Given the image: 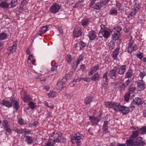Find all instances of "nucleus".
<instances>
[{"instance_id":"obj_1","label":"nucleus","mask_w":146,"mask_h":146,"mask_svg":"<svg viewBox=\"0 0 146 146\" xmlns=\"http://www.w3.org/2000/svg\"><path fill=\"white\" fill-rule=\"evenodd\" d=\"M62 133L59 132L54 131L52 133V137L54 139L53 141L54 143L55 142L65 143L66 141V139L64 137L62 136Z\"/></svg>"},{"instance_id":"obj_2","label":"nucleus","mask_w":146,"mask_h":146,"mask_svg":"<svg viewBox=\"0 0 146 146\" xmlns=\"http://www.w3.org/2000/svg\"><path fill=\"white\" fill-rule=\"evenodd\" d=\"M106 106L110 108L117 111L119 109L120 104L113 102H105Z\"/></svg>"},{"instance_id":"obj_3","label":"nucleus","mask_w":146,"mask_h":146,"mask_svg":"<svg viewBox=\"0 0 146 146\" xmlns=\"http://www.w3.org/2000/svg\"><path fill=\"white\" fill-rule=\"evenodd\" d=\"M60 7H61L59 4L54 3L50 8V12L53 13H56L59 11Z\"/></svg>"},{"instance_id":"obj_4","label":"nucleus","mask_w":146,"mask_h":146,"mask_svg":"<svg viewBox=\"0 0 146 146\" xmlns=\"http://www.w3.org/2000/svg\"><path fill=\"white\" fill-rule=\"evenodd\" d=\"M2 123V125L6 131L8 133H11L12 130L10 128V125L8 123V121L4 119L3 120Z\"/></svg>"},{"instance_id":"obj_5","label":"nucleus","mask_w":146,"mask_h":146,"mask_svg":"<svg viewBox=\"0 0 146 146\" xmlns=\"http://www.w3.org/2000/svg\"><path fill=\"white\" fill-rule=\"evenodd\" d=\"M117 71V69L113 68V69L110 70V72L109 76L110 78L115 81H116L117 79L116 74V72Z\"/></svg>"},{"instance_id":"obj_6","label":"nucleus","mask_w":146,"mask_h":146,"mask_svg":"<svg viewBox=\"0 0 146 146\" xmlns=\"http://www.w3.org/2000/svg\"><path fill=\"white\" fill-rule=\"evenodd\" d=\"M66 81V78H63L57 83V86L58 87L57 88L58 89H61L63 88L64 87V85L65 84V82Z\"/></svg>"},{"instance_id":"obj_7","label":"nucleus","mask_w":146,"mask_h":146,"mask_svg":"<svg viewBox=\"0 0 146 146\" xmlns=\"http://www.w3.org/2000/svg\"><path fill=\"white\" fill-rule=\"evenodd\" d=\"M117 111H121L123 114H125L129 112V110L128 108L120 105Z\"/></svg>"},{"instance_id":"obj_8","label":"nucleus","mask_w":146,"mask_h":146,"mask_svg":"<svg viewBox=\"0 0 146 146\" xmlns=\"http://www.w3.org/2000/svg\"><path fill=\"white\" fill-rule=\"evenodd\" d=\"M141 104V99L137 97L133 99V102L131 104V108H134L135 106L133 105L134 104L139 105Z\"/></svg>"},{"instance_id":"obj_9","label":"nucleus","mask_w":146,"mask_h":146,"mask_svg":"<svg viewBox=\"0 0 146 146\" xmlns=\"http://www.w3.org/2000/svg\"><path fill=\"white\" fill-rule=\"evenodd\" d=\"M133 41L131 40L129 43V46L128 48V52L131 53L132 52L137 49L135 45L133 46Z\"/></svg>"},{"instance_id":"obj_10","label":"nucleus","mask_w":146,"mask_h":146,"mask_svg":"<svg viewBox=\"0 0 146 146\" xmlns=\"http://www.w3.org/2000/svg\"><path fill=\"white\" fill-rule=\"evenodd\" d=\"M119 66L114 67V68L118 70V73L122 75L124 74L125 71L126 66L125 65H122L120 68Z\"/></svg>"},{"instance_id":"obj_11","label":"nucleus","mask_w":146,"mask_h":146,"mask_svg":"<svg viewBox=\"0 0 146 146\" xmlns=\"http://www.w3.org/2000/svg\"><path fill=\"white\" fill-rule=\"evenodd\" d=\"M84 137L82 135L79 133H77L75 134L73 136H72L71 139H72L78 141L82 139Z\"/></svg>"},{"instance_id":"obj_12","label":"nucleus","mask_w":146,"mask_h":146,"mask_svg":"<svg viewBox=\"0 0 146 146\" xmlns=\"http://www.w3.org/2000/svg\"><path fill=\"white\" fill-rule=\"evenodd\" d=\"M82 34V32L80 29H74L73 32V35L74 36L78 37L80 36Z\"/></svg>"},{"instance_id":"obj_13","label":"nucleus","mask_w":146,"mask_h":146,"mask_svg":"<svg viewBox=\"0 0 146 146\" xmlns=\"http://www.w3.org/2000/svg\"><path fill=\"white\" fill-rule=\"evenodd\" d=\"M89 119L90 121L93 124H97L100 121L98 118L95 117L93 116H90L89 117Z\"/></svg>"},{"instance_id":"obj_14","label":"nucleus","mask_w":146,"mask_h":146,"mask_svg":"<svg viewBox=\"0 0 146 146\" xmlns=\"http://www.w3.org/2000/svg\"><path fill=\"white\" fill-rule=\"evenodd\" d=\"M119 48H116L113 52L112 57L115 59L116 60L117 58V55L119 53Z\"/></svg>"},{"instance_id":"obj_15","label":"nucleus","mask_w":146,"mask_h":146,"mask_svg":"<svg viewBox=\"0 0 146 146\" xmlns=\"http://www.w3.org/2000/svg\"><path fill=\"white\" fill-rule=\"evenodd\" d=\"M88 36L90 39L93 40L96 37V33L94 31H90L88 33Z\"/></svg>"},{"instance_id":"obj_16","label":"nucleus","mask_w":146,"mask_h":146,"mask_svg":"<svg viewBox=\"0 0 146 146\" xmlns=\"http://www.w3.org/2000/svg\"><path fill=\"white\" fill-rule=\"evenodd\" d=\"M102 1V3L100 2H97L95 3L94 4V5L93 7V8L94 9L99 10L102 7V6L103 5H104L103 4V1Z\"/></svg>"},{"instance_id":"obj_17","label":"nucleus","mask_w":146,"mask_h":146,"mask_svg":"<svg viewBox=\"0 0 146 146\" xmlns=\"http://www.w3.org/2000/svg\"><path fill=\"white\" fill-rule=\"evenodd\" d=\"M137 85L140 90H143L145 87V83L142 80L141 81H140V82H139L138 83Z\"/></svg>"},{"instance_id":"obj_18","label":"nucleus","mask_w":146,"mask_h":146,"mask_svg":"<svg viewBox=\"0 0 146 146\" xmlns=\"http://www.w3.org/2000/svg\"><path fill=\"white\" fill-rule=\"evenodd\" d=\"M99 66L98 65L95 66L91 70V71L89 73V75H92L98 69Z\"/></svg>"},{"instance_id":"obj_19","label":"nucleus","mask_w":146,"mask_h":146,"mask_svg":"<svg viewBox=\"0 0 146 146\" xmlns=\"http://www.w3.org/2000/svg\"><path fill=\"white\" fill-rule=\"evenodd\" d=\"M126 143L127 146H135V141L132 139H129L127 140Z\"/></svg>"},{"instance_id":"obj_20","label":"nucleus","mask_w":146,"mask_h":146,"mask_svg":"<svg viewBox=\"0 0 146 146\" xmlns=\"http://www.w3.org/2000/svg\"><path fill=\"white\" fill-rule=\"evenodd\" d=\"M2 104L8 108L12 106V103L8 101L3 100V101Z\"/></svg>"},{"instance_id":"obj_21","label":"nucleus","mask_w":146,"mask_h":146,"mask_svg":"<svg viewBox=\"0 0 146 146\" xmlns=\"http://www.w3.org/2000/svg\"><path fill=\"white\" fill-rule=\"evenodd\" d=\"M16 49V45L13 44L12 46L8 48V50L10 51V53H12L15 51Z\"/></svg>"},{"instance_id":"obj_22","label":"nucleus","mask_w":146,"mask_h":146,"mask_svg":"<svg viewBox=\"0 0 146 146\" xmlns=\"http://www.w3.org/2000/svg\"><path fill=\"white\" fill-rule=\"evenodd\" d=\"M121 30V27H117L114 28L112 32L113 33H117L118 34H120L119 32Z\"/></svg>"},{"instance_id":"obj_23","label":"nucleus","mask_w":146,"mask_h":146,"mask_svg":"<svg viewBox=\"0 0 146 146\" xmlns=\"http://www.w3.org/2000/svg\"><path fill=\"white\" fill-rule=\"evenodd\" d=\"M102 35L105 38H109L110 34L109 31L105 30L102 31Z\"/></svg>"},{"instance_id":"obj_24","label":"nucleus","mask_w":146,"mask_h":146,"mask_svg":"<svg viewBox=\"0 0 146 146\" xmlns=\"http://www.w3.org/2000/svg\"><path fill=\"white\" fill-rule=\"evenodd\" d=\"M77 45L80 47V49L83 50L86 47V44L82 41H80L77 44Z\"/></svg>"},{"instance_id":"obj_25","label":"nucleus","mask_w":146,"mask_h":146,"mask_svg":"<svg viewBox=\"0 0 146 146\" xmlns=\"http://www.w3.org/2000/svg\"><path fill=\"white\" fill-rule=\"evenodd\" d=\"M25 137H26V141L28 144H30L33 143V140L32 137L29 136H25Z\"/></svg>"},{"instance_id":"obj_26","label":"nucleus","mask_w":146,"mask_h":146,"mask_svg":"<svg viewBox=\"0 0 146 146\" xmlns=\"http://www.w3.org/2000/svg\"><path fill=\"white\" fill-rule=\"evenodd\" d=\"M108 121H105L104 122L103 127V129L104 131H106V132L107 133L108 132V131H106L108 129Z\"/></svg>"},{"instance_id":"obj_27","label":"nucleus","mask_w":146,"mask_h":146,"mask_svg":"<svg viewBox=\"0 0 146 146\" xmlns=\"http://www.w3.org/2000/svg\"><path fill=\"white\" fill-rule=\"evenodd\" d=\"M26 1L23 0L21 2L20 5V8L22 10L24 9L26 6Z\"/></svg>"},{"instance_id":"obj_28","label":"nucleus","mask_w":146,"mask_h":146,"mask_svg":"<svg viewBox=\"0 0 146 146\" xmlns=\"http://www.w3.org/2000/svg\"><path fill=\"white\" fill-rule=\"evenodd\" d=\"M92 97H91L90 96L87 97L84 100L85 103L86 105L89 104L92 102Z\"/></svg>"},{"instance_id":"obj_29","label":"nucleus","mask_w":146,"mask_h":146,"mask_svg":"<svg viewBox=\"0 0 146 146\" xmlns=\"http://www.w3.org/2000/svg\"><path fill=\"white\" fill-rule=\"evenodd\" d=\"M84 58V56L82 54H81L80 55L79 58L77 60V62H76V67L78 66L80 62L83 60Z\"/></svg>"},{"instance_id":"obj_30","label":"nucleus","mask_w":146,"mask_h":146,"mask_svg":"<svg viewBox=\"0 0 146 146\" xmlns=\"http://www.w3.org/2000/svg\"><path fill=\"white\" fill-rule=\"evenodd\" d=\"M115 45V42L113 41H111L108 44L109 49L112 50L114 48Z\"/></svg>"},{"instance_id":"obj_31","label":"nucleus","mask_w":146,"mask_h":146,"mask_svg":"<svg viewBox=\"0 0 146 146\" xmlns=\"http://www.w3.org/2000/svg\"><path fill=\"white\" fill-rule=\"evenodd\" d=\"M99 74L98 73L95 74L91 78V80L93 81H96L99 79Z\"/></svg>"},{"instance_id":"obj_32","label":"nucleus","mask_w":146,"mask_h":146,"mask_svg":"<svg viewBox=\"0 0 146 146\" xmlns=\"http://www.w3.org/2000/svg\"><path fill=\"white\" fill-rule=\"evenodd\" d=\"M139 133H140V132H139L138 130H136L135 131H133L131 137V138H135L137 137L139 135Z\"/></svg>"},{"instance_id":"obj_33","label":"nucleus","mask_w":146,"mask_h":146,"mask_svg":"<svg viewBox=\"0 0 146 146\" xmlns=\"http://www.w3.org/2000/svg\"><path fill=\"white\" fill-rule=\"evenodd\" d=\"M131 80L128 79L125 82H123L122 85V87L124 88H125V87H126L127 85L131 82Z\"/></svg>"},{"instance_id":"obj_34","label":"nucleus","mask_w":146,"mask_h":146,"mask_svg":"<svg viewBox=\"0 0 146 146\" xmlns=\"http://www.w3.org/2000/svg\"><path fill=\"white\" fill-rule=\"evenodd\" d=\"M134 1L135 2V4L134 5L133 8V9H134L138 11L140 9V6L139 5V4L137 3L136 2V0H134Z\"/></svg>"},{"instance_id":"obj_35","label":"nucleus","mask_w":146,"mask_h":146,"mask_svg":"<svg viewBox=\"0 0 146 146\" xmlns=\"http://www.w3.org/2000/svg\"><path fill=\"white\" fill-rule=\"evenodd\" d=\"M140 134H146V126H144L139 129Z\"/></svg>"},{"instance_id":"obj_36","label":"nucleus","mask_w":146,"mask_h":146,"mask_svg":"<svg viewBox=\"0 0 146 146\" xmlns=\"http://www.w3.org/2000/svg\"><path fill=\"white\" fill-rule=\"evenodd\" d=\"M81 80V78H77L74 79L72 82L70 83L69 84L70 86L71 87L74 86L76 84V82H79Z\"/></svg>"},{"instance_id":"obj_37","label":"nucleus","mask_w":146,"mask_h":146,"mask_svg":"<svg viewBox=\"0 0 146 146\" xmlns=\"http://www.w3.org/2000/svg\"><path fill=\"white\" fill-rule=\"evenodd\" d=\"M119 34H118L115 33H113L112 35L111 38L113 41H115L117 40L119 37Z\"/></svg>"},{"instance_id":"obj_38","label":"nucleus","mask_w":146,"mask_h":146,"mask_svg":"<svg viewBox=\"0 0 146 146\" xmlns=\"http://www.w3.org/2000/svg\"><path fill=\"white\" fill-rule=\"evenodd\" d=\"M9 6L8 3L7 2H2L0 4V6L3 8H7Z\"/></svg>"},{"instance_id":"obj_39","label":"nucleus","mask_w":146,"mask_h":146,"mask_svg":"<svg viewBox=\"0 0 146 146\" xmlns=\"http://www.w3.org/2000/svg\"><path fill=\"white\" fill-rule=\"evenodd\" d=\"M89 20L88 19H86L82 20L81 22V24L84 26H86L88 25Z\"/></svg>"},{"instance_id":"obj_40","label":"nucleus","mask_w":146,"mask_h":146,"mask_svg":"<svg viewBox=\"0 0 146 146\" xmlns=\"http://www.w3.org/2000/svg\"><path fill=\"white\" fill-rule=\"evenodd\" d=\"M110 13L111 15H117V10L115 8H112L110 10Z\"/></svg>"},{"instance_id":"obj_41","label":"nucleus","mask_w":146,"mask_h":146,"mask_svg":"<svg viewBox=\"0 0 146 146\" xmlns=\"http://www.w3.org/2000/svg\"><path fill=\"white\" fill-rule=\"evenodd\" d=\"M130 93L128 92L126 93L124 96V100L125 102H128L129 100Z\"/></svg>"},{"instance_id":"obj_42","label":"nucleus","mask_w":146,"mask_h":146,"mask_svg":"<svg viewBox=\"0 0 146 146\" xmlns=\"http://www.w3.org/2000/svg\"><path fill=\"white\" fill-rule=\"evenodd\" d=\"M17 0H12L11 3V7L12 8L15 7L17 4Z\"/></svg>"},{"instance_id":"obj_43","label":"nucleus","mask_w":146,"mask_h":146,"mask_svg":"<svg viewBox=\"0 0 146 146\" xmlns=\"http://www.w3.org/2000/svg\"><path fill=\"white\" fill-rule=\"evenodd\" d=\"M31 98L29 96L27 95H26L25 97L23 98V101L26 102H28L30 101L31 100Z\"/></svg>"},{"instance_id":"obj_44","label":"nucleus","mask_w":146,"mask_h":146,"mask_svg":"<svg viewBox=\"0 0 146 146\" xmlns=\"http://www.w3.org/2000/svg\"><path fill=\"white\" fill-rule=\"evenodd\" d=\"M7 35L5 33H2L0 34V39L3 40L7 38Z\"/></svg>"},{"instance_id":"obj_45","label":"nucleus","mask_w":146,"mask_h":146,"mask_svg":"<svg viewBox=\"0 0 146 146\" xmlns=\"http://www.w3.org/2000/svg\"><path fill=\"white\" fill-rule=\"evenodd\" d=\"M13 102L14 104V108L16 109V110H18L19 107L18 102L16 100L13 101Z\"/></svg>"},{"instance_id":"obj_46","label":"nucleus","mask_w":146,"mask_h":146,"mask_svg":"<svg viewBox=\"0 0 146 146\" xmlns=\"http://www.w3.org/2000/svg\"><path fill=\"white\" fill-rule=\"evenodd\" d=\"M138 12V11H136L135 9H132L131 11L130 14V15L129 16H131V17H133Z\"/></svg>"},{"instance_id":"obj_47","label":"nucleus","mask_w":146,"mask_h":146,"mask_svg":"<svg viewBox=\"0 0 146 146\" xmlns=\"http://www.w3.org/2000/svg\"><path fill=\"white\" fill-rule=\"evenodd\" d=\"M132 76V72L131 70H129L126 74L125 77L126 78H130Z\"/></svg>"},{"instance_id":"obj_48","label":"nucleus","mask_w":146,"mask_h":146,"mask_svg":"<svg viewBox=\"0 0 146 146\" xmlns=\"http://www.w3.org/2000/svg\"><path fill=\"white\" fill-rule=\"evenodd\" d=\"M103 82H108V79L107 78V73H105L103 76Z\"/></svg>"},{"instance_id":"obj_49","label":"nucleus","mask_w":146,"mask_h":146,"mask_svg":"<svg viewBox=\"0 0 146 146\" xmlns=\"http://www.w3.org/2000/svg\"><path fill=\"white\" fill-rule=\"evenodd\" d=\"M33 56L32 55H30L29 57L28 60H27L28 63L29 64L31 63L32 62L33 60Z\"/></svg>"},{"instance_id":"obj_50","label":"nucleus","mask_w":146,"mask_h":146,"mask_svg":"<svg viewBox=\"0 0 146 146\" xmlns=\"http://www.w3.org/2000/svg\"><path fill=\"white\" fill-rule=\"evenodd\" d=\"M55 92L53 91L50 92L48 94V96L50 98H53L55 96Z\"/></svg>"},{"instance_id":"obj_51","label":"nucleus","mask_w":146,"mask_h":146,"mask_svg":"<svg viewBox=\"0 0 146 146\" xmlns=\"http://www.w3.org/2000/svg\"><path fill=\"white\" fill-rule=\"evenodd\" d=\"M29 107L32 109L33 110L35 108V106L34 103L32 102H30L29 104Z\"/></svg>"},{"instance_id":"obj_52","label":"nucleus","mask_w":146,"mask_h":146,"mask_svg":"<svg viewBox=\"0 0 146 146\" xmlns=\"http://www.w3.org/2000/svg\"><path fill=\"white\" fill-rule=\"evenodd\" d=\"M136 88L133 85H131L129 87V90L130 92H133L135 90Z\"/></svg>"},{"instance_id":"obj_53","label":"nucleus","mask_w":146,"mask_h":146,"mask_svg":"<svg viewBox=\"0 0 146 146\" xmlns=\"http://www.w3.org/2000/svg\"><path fill=\"white\" fill-rule=\"evenodd\" d=\"M47 28L48 27L46 26L43 27L41 28L40 31L42 32L45 33L47 31Z\"/></svg>"},{"instance_id":"obj_54","label":"nucleus","mask_w":146,"mask_h":146,"mask_svg":"<svg viewBox=\"0 0 146 146\" xmlns=\"http://www.w3.org/2000/svg\"><path fill=\"white\" fill-rule=\"evenodd\" d=\"M66 61L68 63L72 61V57L70 55H68L66 58Z\"/></svg>"},{"instance_id":"obj_55","label":"nucleus","mask_w":146,"mask_h":146,"mask_svg":"<svg viewBox=\"0 0 146 146\" xmlns=\"http://www.w3.org/2000/svg\"><path fill=\"white\" fill-rule=\"evenodd\" d=\"M81 78V79L83 80L84 81H86V82H89L90 81V78L88 77H85L82 78Z\"/></svg>"},{"instance_id":"obj_56","label":"nucleus","mask_w":146,"mask_h":146,"mask_svg":"<svg viewBox=\"0 0 146 146\" xmlns=\"http://www.w3.org/2000/svg\"><path fill=\"white\" fill-rule=\"evenodd\" d=\"M55 143L52 142L51 141H49L46 144V146H54V144Z\"/></svg>"},{"instance_id":"obj_57","label":"nucleus","mask_w":146,"mask_h":146,"mask_svg":"<svg viewBox=\"0 0 146 146\" xmlns=\"http://www.w3.org/2000/svg\"><path fill=\"white\" fill-rule=\"evenodd\" d=\"M146 75V74L145 72H140L139 74V76L141 78H143Z\"/></svg>"},{"instance_id":"obj_58","label":"nucleus","mask_w":146,"mask_h":146,"mask_svg":"<svg viewBox=\"0 0 146 146\" xmlns=\"http://www.w3.org/2000/svg\"><path fill=\"white\" fill-rule=\"evenodd\" d=\"M86 66L85 65H82L81 66L80 69L82 70L83 72H84L86 70L85 69Z\"/></svg>"},{"instance_id":"obj_59","label":"nucleus","mask_w":146,"mask_h":146,"mask_svg":"<svg viewBox=\"0 0 146 146\" xmlns=\"http://www.w3.org/2000/svg\"><path fill=\"white\" fill-rule=\"evenodd\" d=\"M83 2V1H78L77 3H76L75 4V6H77L78 7L81 5V3Z\"/></svg>"},{"instance_id":"obj_60","label":"nucleus","mask_w":146,"mask_h":146,"mask_svg":"<svg viewBox=\"0 0 146 146\" xmlns=\"http://www.w3.org/2000/svg\"><path fill=\"white\" fill-rule=\"evenodd\" d=\"M108 82H103L102 84V86L103 87L106 88L107 87L108 85Z\"/></svg>"},{"instance_id":"obj_61","label":"nucleus","mask_w":146,"mask_h":146,"mask_svg":"<svg viewBox=\"0 0 146 146\" xmlns=\"http://www.w3.org/2000/svg\"><path fill=\"white\" fill-rule=\"evenodd\" d=\"M23 121V120L22 118L20 119L19 121V122L21 125H23L24 124Z\"/></svg>"},{"instance_id":"obj_62","label":"nucleus","mask_w":146,"mask_h":146,"mask_svg":"<svg viewBox=\"0 0 146 146\" xmlns=\"http://www.w3.org/2000/svg\"><path fill=\"white\" fill-rule=\"evenodd\" d=\"M137 57H138L140 59H141L143 57L142 54L141 53H140L139 54H137Z\"/></svg>"},{"instance_id":"obj_63","label":"nucleus","mask_w":146,"mask_h":146,"mask_svg":"<svg viewBox=\"0 0 146 146\" xmlns=\"http://www.w3.org/2000/svg\"><path fill=\"white\" fill-rule=\"evenodd\" d=\"M102 1H103V4H104V5H106L107 3H108L110 0H102Z\"/></svg>"},{"instance_id":"obj_64","label":"nucleus","mask_w":146,"mask_h":146,"mask_svg":"<svg viewBox=\"0 0 146 146\" xmlns=\"http://www.w3.org/2000/svg\"><path fill=\"white\" fill-rule=\"evenodd\" d=\"M95 4V3L94 2V1H92L91 2L90 4V5L93 8V7Z\"/></svg>"}]
</instances>
